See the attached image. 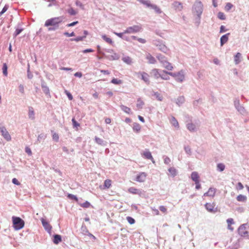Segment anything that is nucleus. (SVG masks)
Segmentation results:
<instances>
[{
    "label": "nucleus",
    "mask_w": 249,
    "mask_h": 249,
    "mask_svg": "<svg viewBox=\"0 0 249 249\" xmlns=\"http://www.w3.org/2000/svg\"><path fill=\"white\" fill-rule=\"evenodd\" d=\"M203 11V5L199 0H196L194 2L192 7V13L196 16L195 18V24L198 26L200 23L201 15Z\"/></svg>",
    "instance_id": "nucleus-1"
},
{
    "label": "nucleus",
    "mask_w": 249,
    "mask_h": 249,
    "mask_svg": "<svg viewBox=\"0 0 249 249\" xmlns=\"http://www.w3.org/2000/svg\"><path fill=\"white\" fill-rule=\"evenodd\" d=\"M63 19L62 17H55L47 19L45 23V26L49 27L54 26L59 27V24L61 23Z\"/></svg>",
    "instance_id": "nucleus-2"
},
{
    "label": "nucleus",
    "mask_w": 249,
    "mask_h": 249,
    "mask_svg": "<svg viewBox=\"0 0 249 249\" xmlns=\"http://www.w3.org/2000/svg\"><path fill=\"white\" fill-rule=\"evenodd\" d=\"M13 226L15 230H19L24 226V221L20 217L13 216L12 217Z\"/></svg>",
    "instance_id": "nucleus-3"
},
{
    "label": "nucleus",
    "mask_w": 249,
    "mask_h": 249,
    "mask_svg": "<svg viewBox=\"0 0 249 249\" xmlns=\"http://www.w3.org/2000/svg\"><path fill=\"white\" fill-rule=\"evenodd\" d=\"M157 58L162 64V66L168 70L171 71L173 69L171 64L167 61L166 58L163 55L159 54L157 56Z\"/></svg>",
    "instance_id": "nucleus-4"
},
{
    "label": "nucleus",
    "mask_w": 249,
    "mask_h": 249,
    "mask_svg": "<svg viewBox=\"0 0 249 249\" xmlns=\"http://www.w3.org/2000/svg\"><path fill=\"white\" fill-rule=\"evenodd\" d=\"M166 73L174 77L175 80L178 82L181 83L185 79L184 71L182 70L178 72H166Z\"/></svg>",
    "instance_id": "nucleus-5"
},
{
    "label": "nucleus",
    "mask_w": 249,
    "mask_h": 249,
    "mask_svg": "<svg viewBox=\"0 0 249 249\" xmlns=\"http://www.w3.org/2000/svg\"><path fill=\"white\" fill-rule=\"evenodd\" d=\"M153 44L158 47V49L160 51L167 53L169 51L168 48L163 43V41L160 40H155L153 41Z\"/></svg>",
    "instance_id": "nucleus-6"
},
{
    "label": "nucleus",
    "mask_w": 249,
    "mask_h": 249,
    "mask_svg": "<svg viewBox=\"0 0 249 249\" xmlns=\"http://www.w3.org/2000/svg\"><path fill=\"white\" fill-rule=\"evenodd\" d=\"M142 28L140 25H134L127 27L126 30L124 31V33L126 34H134L141 31Z\"/></svg>",
    "instance_id": "nucleus-7"
},
{
    "label": "nucleus",
    "mask_w": 249,
    "mask_h": 249,
    "mask_svg": "<svg viewBox=\"0 0 249 249\" xmlns=\"http://www.w3.org/2000/svg\"><path fill=\"white\" fill-rule=\"evenodd\" d=\"M0 132L3 137L7 141L11 140V137L5 126L0 125Z\"/></svg>",
    "instance_id": "nucleus-8"
},
{
    "label": "nucleus",
    "mask_w": 249,
    "mask_h": 249,
    "mask_svg": "<svg viewBox=\"0 0 249 249\" xmlns=\"http://www.w3.org/2000/svg\"><path fill=\"white\" fill-rule=\"evenodd\" d=\"M247 224H244L240 226V227L238 228V233L241 236L247 237L249 236V232L247 230Z\"/></svg>",
    "instance_id": "nucleus-9"
},
{
    "label": "nucleus",
    "mask_w": 249,
    "mask_h": 249,
    "mask_svg": "<svg viewBox=\"0 0 249 249\" xmlns=\"http://www.w3.org/2000/svg\"><path fill=\"white\" fill-rule=\"evenodd\" d=\"M141 155L143 158L150 160L153 163H155V161L152 156L151 153L148 149H145L143 152L141 153Z\"/></svg>",
    "instance_id": "nucleus-10"
},
{
    "label": "nucleus",
    "mask_w": 249,
    "mask_h": 249,
    "mask_svg": "<svg viewBox=\"0 0 249 249\" xmlns=\"http://www.w3.org/2000/svg\"><path fill=\"white\" fill-rule=\"evenodd\" d=\"M186 127L190 132H195L197 130L198 126L196 124L190 122L186 124Z\"/></svg>",
    "instance_id": "nucleus-11"
},
{
    "label": "nucleus",
    "mask_w": 249,
    "mask_h": 249,
    "mask_svg": "<svg viewBox=\"0 0 249 249\" xmlns=\"http://www.w3.org/2000/svg\"><path fill=\"white\" fill-rule=\"evenodd\" d=\"M147 176V174L145 172H141L138 175L136 178V180L139 182H144Z\"/></svg>",
    "instance_id": "nucleus-12"
},
{
    "label": "nucleus",
    "mask_w": 249,
    "mask_h": 249,
    "mask_svg": "<svg viewBox=\"0 0 249 249\" xmlns=\"http://www.w3.org/2000/svg\"><path fill=\"white\" fill-rule=\"evenodd\" d=\"M42 224L45 229V230L49 233H50L52 230V226L50 225V224L47 222L44 219L42 218L41 219Z\"/></svg>",
    "instance_id": "nucleus-13"
},
{
    "label": "nucleus",
    "mask_w": 249,
    "mask_h": 249,
    "mask_svg": "<svg viewBox=\"0 0 249 249\" xmlns=\"http://www.w3.org/2000/svg\"><path fill=\"white\" fill-rule=\"evenodd\" d=\"M81 233L85 235L89 236L90 237H92L93 239H95V237L92 235L91 233H89L88 230L87 229L86 226H82L81 229Z\"/></svg>",
    "instance_id": "nucleus-14"
},
{
    "label": "nucleus",
    "mask_w": 249,
    "mask_h": 249,
    "mask_svg": "<svg viewBox=\"0 0 249 249\" xmlns=\"http://www.w3.org/2000/svg\"><path fill=\"white\" fill-rule=\"evenodd\" d=\"M41 88L42 89L44 92V93L46 95H48L49 97L51 96L50 92V89L49 87L46 85L45 82L44 81L42 80L41 81Z\"/></svg>",
    "instance_id": "nucleus-15"
},
{
    "label": "nucleus",
    "mask_w": 249,
    "mask_h": 249,
    "mask_svg": "<svg viewBox=\"0 0 249 249\" xmlns=\"http://www.w3.org/2000/svg\"><path fill=\"white\" fill-rule=\"evenodd\" d=\"M111 55H106L105 57L109 60H116L120 58V55L117 53H113Z\"/></svg>",
    "instance_id": "nucleus-16"
},
{
    "label": "nucleus",
    "mask_w": 249,
    "mask_h": 249,
    "mask_svg": "<svg viewBox=\"0 0 249 249\" xmlns=\"http://www.w3.org/2000/svg\"><path fill=\"white\" fill-rule=\"evenodd\" d=\"M172 5H173V7L174 8V9L178 11H181L183 8V6L182 5V3L178 1H174Z\"/></svg>",
    "instance_id": "nucleus-17"
},
{
    "label": "nucleus",
    "mask_w": 249,
    "mask_h": 249,
    "mask_svg": "<svg viewBox=\"0 0 249 249\" xmlns=\"http://www.w3.org/2000/svg\"><path fill=\"white\" fill-rule=\"evenodd\" d=\"M205 208L206 210L211 213H215L216 211L214 210V206L213 204L210 203H207L205 205Z\"/></svg>",
    "instance_id": "nucleus-18"
},
{
    "label": "nucleus",
    "mask_w": 249,
    "mask_h": 249,
    "mask_svg": "<svg viewBox=\"0 0 249 249\" xmlns=\"http://www.w3.org/2000/svg\"><path fill=\"white\" fill-rule=\"evenodd\" d=\"M230 34L228 33L226 35L222 36L220 38V45L222 46L225 43H226L228 40L229 36Z\"/></svg>",
    "instance_id": "nucleus-19"
},
{
    "label": "nucleus",
    "mask_w": 249,
    "mask_h": 249,
    "mask_svg": "<svg viewBox=\"0 0 249 249\" xmlns=\"http://www.w3.org/2000/svg\"><path fill=\"white\" fill-rule=\"evenodd\" d=\"M142 76V79L147 84H149V75L145 72H140Z\"/></svg>",
    "instance_id": "nucleus-20"
},
{
    "label": "nucleus",
    "mask_w": 249,
    "mask_h": 249,
    "mask_svg": "<svg viewBox=\"0 0 249 249\" xmlns=\"http://www.w3.org/2000/svg\"><path fill=\"white\" fill-rule=\"evenodd\" d=\"M168 171L171 176L173 178L177 175L178 171L177 169L174 167H170L168 168Z\"/></svg>",
    "instance_id": "nucleus-21"
},
{
    "label": "nucleus",
    "mask_w": 249,
    "mask_h": 249,
    "mask_svg": "<svg viewBox=\"0 0 249 249\" xmlns=\"http://www.w3.org/2000/svg\"><path fill=\"white\" fill-rule=\"evenodd\" d=\"M146 58L150 64H155L156 62V59L149 53L146 54Z\"/></svg>",
    "instance_id": "nucleus-22"
},
{
    "label": "nucleus",
    "mask_w": 249,
    "mask_h": 249,
    "mask_svg": "<svg viewBox=\"0 0 249 249\" xmlns=\"http://www.w3.org/2000/svg\"><path fill=\"white\" fill-rule=\"evenodd\" d=\"M141 3L145 5L147 7L151 8L153 4L149 0H137Z\"/></svg>",
    "instance_id": "nucleus-23"
},
{
    "label": "nucleus",
    "mask_w": 249,
    "mask_h": 249,
    "mask_svg": "<svg viewBox=\"0 0 249 249\" xmlns=\"http://www.w3.org/2000/svg\"><path fill=\"white\" fill-rule=\"evenodd\" d=\"M133 130L136 133H139L141 129V125L137 123H134L132 127Z\"/></svg>",
    "instance_id": "nucleus-24"
},
{
    "label": "nucleus",
    "mask_w": 249,
    "mask_h": 249,
    "mask_svg": "<svg viewBox=\"0 0 249 249\" xmlns=\"http://www.w3.org/2000/svg\"><path fill=\"white\" fill-rule=\"evenodd\" d=\"M242 60L241 54L239 53H236L234 56V63L236 64H238Z\"/></svg>",
    "instance_id": "nucleus-25"
},
{
    "label": "nucleus",
    "mask_w": 249,
    "mask_h": 249,
    "mask_svg": "<svg viewBox=\"0 0 249 249\" xmlns=\"http://www.w3.org/2000/svg\"><path fill=\"white\" fill-rule=\"evenodd\" d=\"M215 193V189L213 188H210L208 192L204 193V196H214Z\"/></svg>",
    "instance_id": "nucleus-26"
},
{
    "label": "nucleus",
    "mask_w": 249,
    "mask_h": 249,
    "mask_svg": "<svg viewBox=\"0 0 249 249\" xmlns=\"http://www.w3.org/2000/svg\"><path fill=\"white\" fill-rule=\"evenodd\" d=\"M151 74L156 78L158 79L160 77L161 74L160 73L159 70L156 69L152 70Z\"/></svg>",
    "instance_id": "nucleus-27"
},
{
    "label": "nucleus",
    "mask_w": 249,
    "mask_h": 249,
    "mask_svg": "<svg viewBox=\"0 0 249 249\" xmlns=\"http://www.w3.org/2000/svg\"><path fill=\"white\" fill-rule=\"evenodd\" d=\"M234 105L236 106V108L237 111L241 114H244L245 112V108L239 105L238 102V105H236V103H234Z\"/></svg>",
    "instance_id": "nucleus-28"
},
{
    "label": "nucleus",
    "mask_w": 249,
    "mask_h": 249,
    "mask_svg": "<svg viewBox=\"0 0 249 249\" xmlns=\"http://www.w3.org/2000/svg\"><path fill=\"white\" fill-rule=\"evenodd\" d=\"M95 142L99 145L104 146L106 144V142H105L102 139H100L96 136L94 138Z\"/></svg>",
    "instance_id": "nucleus-29"
},
{
    "label": "nucleus",
    "mask_w": 249,
    "mask_h": 249,
    "mask_svg": "<svg viewBox=\"0 0 249 249\" xmlns=\"http://www.w3.org/2000/svg\"><path fill=\"white\" fill-rule=\"evenodd\" d=\"M53 237L54 238H53V242L55 244H58L62 240L61 236L60 235L55 234L53 236Z\"/></svg>",
    "instance_id": "nucleus-30"
},
{
    "label": "nucleus",
    "mask_w": 249,
    "mask_h": 249,
    "mask_svg": "<svg viewBox=\"0 0 249 249\" xmlns=\"http://www.w3.org/2000/svg\"><path fill=\"white\" fill-rule=\"evenodd\" d=\"M123 62L128 65H130L132 63V60L131 57L128 56L123 57L122 58Z\"/></svg>",
    "instance_id": "nucleus-31"
},
{
    "label": "nucleus",
    "mask_w": 249,
    "mask_h": 249,
    "mask_svg": "<svg viewBox=\"0 0 249 249\" xmlns=\"http://www.w3.org/2000/svg\"><path fill=\"white\" fill-rule=\"evenodd\" d=\"M191 178L195 182L199 181V176L196 172H193L191 174Z\"/></svg>",
    "instance_id": "nucleus-32"
},
{
    "label": "nucleus",
    "mask_w": 249,
    "mask_h": 249,
    "mask_svg": "<svg viewBox=\"0 0 249 249\" xmlns=\"http://www.w3.org/2000/svg\"><path fill=\"white\" fill-rule=\"evenodd\" d=\"M29 118L33 120L35 119V112L33 109V108L32 107H29V113H28Z\"/></svg>",
    "instance_id": "nucleus-33"
},
{
    "label": "nucleus",
    "mask_w": 249,
    "mask_h": 249,
    "mask_svg": "<svg viewBox=\"0 0 249 249\" xmlns=\"http://www.w3.org/2000/svg\"><path fill=\"white\" fill-rule=\"evenodd\" d=\"M120 108L124 112L126 113L130 114L131 113V109L126 106H125L123 105H120Z\"/></svg>",
    "instance_id": "nucleus-34"
},
{
    "label": "nucleus",
    "mask_w": 249,
    "mask_h": 249,
    "mask_svg": "<svg viewBox=\"0 0 249 249\" xmlns=\"http://www.w3.org/2000/svg\"><path fill=\"white\" fill-rule=\"evenodd\" d=\"M185 101V99L184 96H181L178 97L176 101V103L177 105H178L179 106H181L182 104L184 103Z\"/></svg>",
    "instance_id": "nucleus-35"
},
{
    "label": "nucleus",
    "mask_w": 249,
    "mask_h": 249,
    "mask_svg": "<svg viewBox=\"0 0 249 249\" xmlns=\"http://www.w3.org/2000/svg\"><path fill=\"white\" fill-rule=\"evenodd\" d=\"M151 9H153L157 14H160L162 13V11L160 7L156 4H153Z\"/></svg>",
    "instance_id": "nucleus-36"
},
{
    "label": "nucleus",
    "mask_w": 249,
    "mask_h": 249,
    "mask_svg": "<svg viewBox=\"0 0 249 249\" xmlns=\"http://www.w3.org/2000/svg\"><path fill=\"white\" fill-rule=\"evenodd\" d=\"M137 102L136 107L138 109H142L144 105V102L141 99V98L138 99Z\"/></svg>",
    "instance_id": "nucleus-37"
},
{
    "label": "nucleus",
    "mask_w": 249,
    "mask_h": 249,
    "mask_svg": "<svg viewBox=\"0 0 249 249\" xmlns=\"http://www.w3.org/2000/svg\"><path fill=\"white\" fill-rule=\"evenodd\" d=\"M171 123L175 127L178 128L179 124L177 119L174 117H172L171 119Z\"/></svg>",
    "instance_id": "nucleus-38"
},
{
    "label": "nucleus",
    "mask_w": 249,
    "mask_h": 249,
    "mask_svg": "<svg viewBox=\"0 0 249 249\" xmlns=\"http://www.w3.org/2000/svg\"><path fill=\"white\" fill-rule=\"evenodd\" d=\"M225 166L223 163H219L217 164L216 169L219 172H222L224 170Z\"/></svg>",
    "instance_id": "nucleus-39"
},
{
    "label": "nucleus",
    "mask_w": 249,
    "mask_h": 249,
    "mask_svg": "<svg viewBox=\"0 0 249 249\" xmlns=\"http://www.w3.org/2000/svg\"><path fill=\"white\" fill-rule=\"evenodd\" d=\"M153 95L154 96L158 101H161L163 100L162 96L158 92H154Z\"/></svg>",
    "instance_id": "nucleus-40"
},
{
    "label": "nucleus",
    "mask_w": 249,
    "mask_h": 249,
    "mask_svg": "<svg viewBox=\"0 0 249 249\" xmlns=\"http://www.w3.org/2000/svg\"><path fill=\"white\" fill-rule=\"evenodd\" d=\"M237 200L239 202H246L247 200V197L242 195H239L237 196Z\"/></svg>",
    "instance_id": "nucleus-41"
},
{
    "label": "nucleus",
    "mask_w": 249,
    "mask_h": 249,
    "mask_svg": "<svg viewBox=\"0 0 249 249\" xmlns=\"http://www.w3.org/2000/svg\"><path fill=\"white\" fill-rule=\"evenodd\" d=\"M228 223V229L231 231H232L233 229L231 227V225L233 223V219L232 218H229L227 220Z\"/></svg>",
    "instance_id": "nucleus-42"
},
{
    "label": "nucleus",
    "mask_w": 249,
    "mask_h": 249,
    "mask_svg": "<svg viewBox=\"0 0 249 249\" xmlns=\"http://www.w3.org/2000/svg\"><path fill=\"white\" fill-rule=\"evenodd\" d=\"M85 38V36H77L76 38H71L70 39V40L71 41H76V42H79L80 41H83Z\"/></svg>",
    "instance_id": "nucleus-43"
},
{
    "label": "nucleus",
    "mask_w": 249,
    "mask_h": 249,
    "mask_svg": "<svg viewBox=\"0 0 249 249\" xmlns=\"http://www.w3.org/2000/svg\"><path fill=\"white\" fill-rule=\"evenodd\" d=\"M128 191L130 193H132L133 194H139L140 191L137 188H135L134 187H130L128 189Z\"/></svg>",
    "instance_id": "nucleus-44"
},
{
    "label": "nucleus",
    "mask_w": 249,
    "mask_h": 249,
    "mask_svg": "<svg viewBox=\"0 0 249 249\" xmlns=\"http://www.w3.org/2000/svg\"><path fill=\"white\" fill-rule=\"evenodd\" d=\"M102 38L107 43L112 44L113 43V41L111 38L107 37L105 35L102 36Z\"/></svg>",
    "instance_id": "nucleus-45"
},
{
    "label": "nucleus",
    "mask_w": 249,
    "mask_h": 249,
    "mask_svg": "<svg viewBox=\"0 0 249 249\" xmlns=\"http://www.w3.org/2000/svg\"><path fill=\"white\" fill-rule=\"evenodd\" d=\"M2 72L4 76H7V66L6 63H4L2 66Z\"/></svg>",
    "instance_id": "nucleus-46"
},
{
    "label": "nucleus",
    "mask_w": 249,
    "mask_h": 249,
    "mask_svg": "<svg viewBox=\"0 0 249 249\" xmlns=\"http://www.w3.org/2000/svg\"><path fill=\"white\" fill-rule=\"evenodd\" d=\"M111 83L116 85H120L122 83V81L117 78H113L111 81Z\"/></svg>",
    "instance_id": "nucleus-47"
},
{
    "label": "nucleus",
    "mask_w": 249,
    "mask_h": 249,
    "mask_svg": "<svg viewBox=\"0 0 249 249\" xmlns=\"http://www.w3.org/2000/svg\"><path fill=\"white\" fill-rule=\"evenodd\" d=\"M111 180L109 179H106L104 181V187L106 188H109L111 186Z\"/></svg>",
    "instance_id": "nucleus-48"
},
{
    "label": "nucleus",
    "mask_w": 249,
    "mask_h": 249,
    "mask_svg": "<svg viewBox=\"0 0 249 249\" xmlns=\"http://www.w3.org/2000/svg\"><path fill=\"white\" fill-rule=\"evenodd\" d=\"M46 137V135L41 133L38 136L37 141L40 142L42 140H45Z\"/></svg>",
    "instance_id": "nucleus-49"
},
{
    "label": "nucleus",
    "mask_w": 249,
    "mask_h": 249,
    "mask_svg": "<svg viewBox=\"0 0 249 249\" xmlns=\"http://www.w3.org/2000/svg\"><path fill=\"white\" fill-rule=\"evenodd\" d=\"M67 12L71 16H74L77 14V12L72 8L68 9Z\"/></svg>",
    "instance_id": "nucleus-50"
},
{
    "label": "nucleus",
    "mask_w": 249,
    "mask_h": 249,
    "mask_svg": "<svg viewBox=\"0 0 249 249\" xmlns=\"http://www.w3.org/2000/svg\"><path fill=\"white\" fill-rule=\"evenodd\" d=\"M163 160H164V163L165 164L168 165V164H170V163L171 162V160L168 157L166 156H163Z\"/></svg>",
    "instance_id": "nucleus-51"
},
{
    "label": "nucleus",
    "mask_w": 249,
    "mask_h": 249,
    "mask_svg": "<svg viewBox=\"0 0 249 249\" xmlns=\"http://www.w3.org/2000/svg\"><path fill=\"white\" fill-rule=\"evenodd\" d=\"M217 17L221 20H225L226 19V17L224 14L221 12H219L218 13Z\"/></svg>",
    "instance_id": "nucleus-52"
},
{
    "label": "nucleus",
    "mask_w": 249,
    "mask_h": 249,
    "mask_svg": "<svg viewBox=\"0 0 249 249\" xmlns=\"http://www.w3.org/2000/svg\"><path fill=\"white\" fill-rule=\"evenodd\" d=\"M184 150L188 155H191L192 154L191 149L189 146H185Z\"/></svg>",
    "instance_id": "nucleus-53"
},
{
    "label": "nucleus",
    "mask_w": 249,
    "mask_h": 249,
    "mask_svg": "<svg viewBox=\"0 0 249 249\" xmlns=\"http://www.w3.org/2000/svg\"><path fill=\"white\" fill-rule=\"evenodd\" d=\"M126 219H127V222L130 224H133L135 222V219L133 218H132V217L127 216V217H126Z\"/></svg>",
    "instance_id": "nucleus-54"
},
{
    "label": "nucleus",
    "mask_w": 249,
    "mask_h": 249,
    "mask_svg": "<svg viewBox=\"0 0 249 249\" xmlns=\"http://www.w3.org/2000/svg\"><path fill=\"white\" fill-rule=\"evenodd\" d=\"M23 31L22 28H17L13 35L15 37L18 35Z\"/></svg>",
    "instance_id": "nucleus-55"
},
{
    "label": "nucleus",
    "mask_w": 249,
    "mask_h": 249,
    "mask_svg": "<svg viewBox=\"0 0 249 249\" xmlns=\"http://www.w3.org/2000/svg\"><path fill=\"white\" fill-rule=\"evenodd\" d=\"M163 72L165 73L166 74H161L160 77L163 80H168L169 79V77L167 75L168 74L166 73L167 72L165 71H163Z\"/></svg>",
    "instance_id": "nucleus-56"
},
{
    "label": "nucleus",
    "mask_w": 249,
    "mask_h": 249,
    "mask_svg": "<svg viewBox=\"0 0 249 249\" xmlns=\"http://www.w3.org/2000/svg\"><path fill=\"white\" fill-rule=\"evenodd\" d=\"M53 139L56 142L59 141V136L56 133H53L52 136Z\"/></svg>",
    "instance_id": "nucleus-57"
},
{
    "label": "nucleus",
    "mask_w": 249,
    "mask_h": 249,
    "mask_svg": "<svg viewBox=\"0 0 249 249\" xmlns=\"http://www.w3.org/2000/svg\"><path fill=\"white\" fill-rule=\"evenodd\" d=\"M150 208L153 212V214L156 215H158L160 214V212L158 209H157L155 207H151Z\"/></svg>",
    "instance_id": "nucleus-58"
},
{
    "label": "nucleus",
    "mask_w": 249,
    "mask_h": 249,
    "mask_svg": "<svg viewBox=\"0 0 249 249\" xmlns=\"http://www.w3.org/2000/svg\"><path fill=\"white\" fill-rule=\"evenodd\" d=\"M71 121L73 127H77L80 126V124L75 120L74 118H72Z\"/></svg>",
    "instance_id": "nucleus-59"
},
{
    "label": "nucleus",
    "mask_w": 249,
    "mask_h": 249,
    "mask_svg": "<svg viewBox=\"0 0 249 249\" xmlns=\"http://www.w3.org/2000/svg\"><path fill=\"white\" fill-rule=\"evenodd\" d=\"M90 203L87 201L85 202L84 203L80 204V206L83 208H89L90 206Z\"/></svg>",
    "instance_id": "nucleus-60"
},
{
    "label": "nucleus",
    "mask_w": 249,
    "mask_h": 249,
    "mask_svg": "<svg viewBox=\"0 0 249 249\" xmlns=\"http://www.w3.org/2000/svg\"><path fill=\"white\" fill-rule=\"evenodd\" d=\"M68 197L70 199L75 200L76 201L78 200V198H77V196L74 195L69 194L68 195Z\"/></svg>",
    "instance_id": "nucleus-61"
},
{
    "label": "nucleus",
    "mask_w": 249,
    "mask_h": 249,
    "mask_svg": "<svg viewBox=\"0 0 249 249\" xmlns=\"http://www.w3.org/2000/svg\"><path fill=\"white\" fill-rule=\"evenodd\" d=\"M75 5L77 6L80 7L82 9H84V5L79 0H76L75 1Z\"/></svg>",
    "instance_id": "nucleus-62"
},
{
    "label": "nucleus",
    "mask_w": 249,
    "mask_h": 249,
    "mask_svg": "<svg viewBox=\"0 0 249 249\" xmlns=\"http://www.w3.org/2000/svg\"><path fill=\"white\" fill-rule=\"evenodd\" d=\"M160 210L163 213H167V209L164 206H160L159 207Z\"/></svg>",
    "instance_id": "nucleus-63"
},
{
    "label": "nucleus",
    "mask_w": 249,
    "mask_h": 249,
    "mask_svg": "<svg viewBox=\"0 0 249 249\" xmlns=\"http://www.w3.org/2000/svg\"><path fill=\"white\" fill-rule=\"evenodd\" d=\"M232 7V4L230 3H228L225 7V10L226 11H229Z\"/></svg>",
    "instance_id": "nucleus-64"
}]
</instances>
